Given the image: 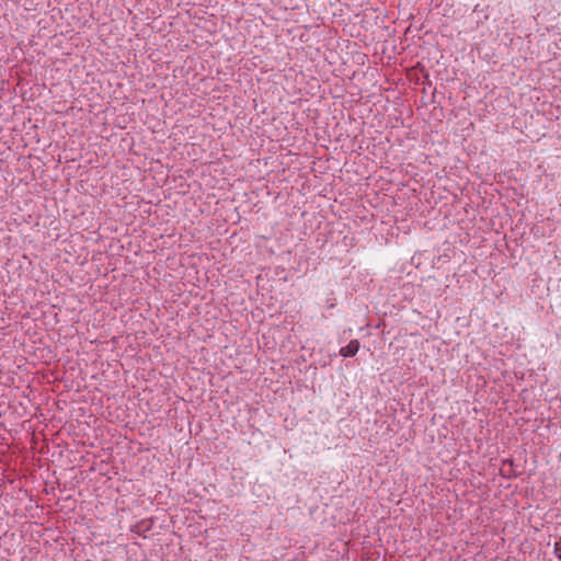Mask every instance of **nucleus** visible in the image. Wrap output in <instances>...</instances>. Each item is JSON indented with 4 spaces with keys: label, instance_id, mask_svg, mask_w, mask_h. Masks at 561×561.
<instances>
[{
    "label": "nucleus",
    "instance_id": "obj_1",
    "mask_svg": "<svg viewBox=\"0 0 561 561\" xmlns=\"http://www.w3.org/2000/svg\"><path fill=\"white\" fill-rule=\"evenodd\" d=\"M94 203V195H85L83 205H78V209L72 208V247L80 244L84 240L83 231L95 228L94 210L92 204Z\"/></svg>",
    "mask_w": 561,
    "mask_h": 561
},
{
    "label": "nucleus",
    "instance_id": "obj_2",
    "mask_svg": "<svg viewBox=\"0 0 561 561\" xmlns=\"http://www.w3.org/2000/svg\"><path fill=\"white\" fill-rule=\"evenodd\" d=\"M91 21V0H76L75 2H72V32L75 31V25H77L79 30H82L85 26L90 27Z\"/></svg>",
    "mask_w": 561,
    "mask_h": 561
},
{
    "label": "nucleus",
    "instance_id": "obj_3",
    "mask_svg": "<svg viewBox=\"0 0 561 561\" xmlns=\"http://www.w3.org/2000/svg\"><path fill=\"white\" fill-rule=\"evenodd\" d=\"M76 191L79 193V195H76L73 197L75 202L78 205H83L84 196L85 195H92L90 193V190L93 188V185L88 182V180H80L76 183L75 186Z\"/></svg>",
    "mask_w": 561,
    "mask_h": 561
},
{
    "label": "nucleus",
    "instance_id": "obj_4",
    "mask_svg": "<svg viewBox=\"0 0 561 561\" xmlns=\"http://www.w3.org/2000/svg\"><path fill=\"white\" fill-rule=\"evenodd\" d=\"M359 346L360 344L358 340H352L346 346L341 347L340 355L345 358L354 357L359 351Z\"/></svg>",
    "mask_w": 561,
    "mask_h": 561
},
{
    "label": "nucleus",
    "instance_id": "obj_5",
    "mask_svg": "<svg viewBox=\"0 0 561 561\" xmlns=\"http://www.w3.org/2000/svg\"><path fill=\"white\" fill-rule=\"evenodd\" d=\"M92 427L88 421H80L77 419V425L72 423V436H85L89 435L88 431H91Z\"/></svg>",
    "mask_w": 561,
    "mask_h": 561
},
{
    "label": "nucleus",
    "instance_id": "obj_6",
    "mask_svg": "<svg viewBox=\"0 0 561 561\" xmlns=\"http://www.w3.org/2000/svg\"><path fill=\"white\" fill-rule=\"evenodd\" d=\"M79 446H84V442L83 440L72 439V459H71L72 470L77 466H80V462L84 459V456L81 455L79 449H78Z\"/></svg>",
    "mask_w": 561,
    "mask_h": 561
},
{
    "label": "nucleus",
    "instance_id": "obj_7",
    "mask_svg": "<svg viewBox=\"0 0 561 561\" xmlns=\"http://www.w3.org/2000/svg\"><path fill=\"white\" fill-rule=\"evenodd\" d=\"M81 96H82V93H80L78 96H77V92L72 93V106H71L72 115H75V110L82 112V111H84V106H88V107L91 106V104L88 102L89 100H85L83 102L82 100H80Z\"/></svg>",
    "mask_w": 561,
    "mask_h": 561
},
{
    "label": "nucleus",
    "instance_id": "obj_8",
    "mask_svg": "<svg viewBox=\"0 0 561 561\" xmlns=\"http://www.w3.org/2000/svg\"><path fill=\"white\" fill-rule=\"evenodd\" d=\"M77 411L79 412V416H84V415H85V413H87V408H84V407H79L78 409H75V408L72 407V414H73L75 412H77Z\"/></svg>",
    "mask_w": 561,
    "mask_h": 561
},
{
    "label": "nucleus",
    "instance_id": "obj_9",
    "mask_svg": "<svg viewBox=\"0 0 561 561\" xmlns=\"http://www.w3.org/2000/svg\"><path fill=\"white\" fill-rule=\"evenodd\" d=\"M81 257H82V255H79V256H78L77 262H78L81 266H83L85 263H88V254H85V255H84V257H83L82 260H81Z\"/></svg>",
    "mask_w": 561,
    "mask_h": 561
},
{
    "label": "nucleus",
    "instance_id": "obj_10",
    "mask_svg": "<svg viewBox=\"0 0 561 561\" xmlns=\"http://www.w3.org/2000/svg\"><path fill=\"white\" fill-rule=\"evenodd\" d=\"M80 39H81L80 37H76V36L72 35V37H71L72 46H76L77 48H79L78 41H80Z\"/></svg>",
    "mask_w": 561,
    "mask_h": 561
},
{
    "label": "nucleus",
    "instance_id": "obj_11",
    "mask_svg": "<svg viewBox=\"0 0 561 561\" xmlns=\"http://www.w3.org/2000/svg\"><path fill=\"white\" fill-rule=\"evenodd\" d=\"M75 68H76V73H75V75H76V77H77V76H78V72H79V66L76 64V65H75Z\"/></svg>",
    "mask_w": 561,
    "mask_h": 561
},
{
    "label": "nucleus",
    "instance_id": "obj_12",
    "mask_svg": "<svg viewBox=\"0 0 561 561\" xmlns=\"http://www.w3.org/2000/svg\"><path fill=\"white\" fill-rule=\"evenodd\" d=\"M78 400L75 398V396L72 394V399H71V402L75 403L77 402Z\"/></svg>",
    "mask_w": 561,
    "mask_h": 561
},
{
    "label": "nucleus",
    "instance_id": "obj_13",
    "mask_svg": "<svg viewBox=\"0 0 561 561\" xmlns=\"http://www.w3.org/2000/svg\"><path fill=\"white\" fill-rule=\"evenodd\" d=\"M559 558L561 559V554H559Z\"/></svg>",
    "mask_w": 561,
    "mask_h": 561
}]
</instances>
